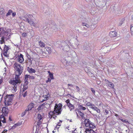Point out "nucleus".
Instances as JSON below:
<instances>
[{
    "instance_id": "f257e3e1",
    "label": "nucleus",
    "mask_w": 133,
    "mask_h": 133,
    "mask_svg": "<svg viewBox=\"0 0 133 133\" xmlns=\"http://www.w3.org/2000/svg\"><path fill=\"white\" fill-rule=\"evenodd\" d=\"M33 18L31 14H27L24 15V17H23L22 19L23 21L29 23L31 25L35 26L36 24L33 22Z\"/></svg>"
},
{
    "instance_id": "f03ea898",
    "label": "nucleus",
    "mask_w": 133,
    "mask_h": 133,
    "mask_svg": "<svg viewBox=\"0 0 133 133\" xmlns=\"http://www.w3.org/2000/svg\"><path fill=\"white\" fill-rule=\"evenodd\" d=\"M14 96V95L12 94H7L4 97V104L5 106L7 107L11 104L9 103L11 102L12 97Z\"/></svg>"
},
{
    "instance_id": "7ed1b4c3",
    "label": "nucleus",
    "mask_w": 133,
    "mask_h": 133,
    "mask_svg": "<svg viewBox=\"0 0 133 133\" xmlns=\"http://www.w3.org/2000/svg\"><path fill=\"white\" fill-rule=\"evenodd\" d=\"M56 105H57V104H55L54 111H51L49 112V115L52 116L54 114H57L56 115H58L61 114L62 110V108H57L56 107Z\"/></svg>"
},
{
    "instance_id": "20e7f679",
    "label": "nucleus",
    "mask_w": 133,
    "mask_h": 133,
    "mask_svg": "<svg viewBox=\"0 0 133 133\" xmlns=\"http://www.w3.org/2000/svg\"><path fill=\"white\" fill-rule=\"evenodd\" d=\"M56 105H57V104H55L54 111H51L49 112V115L52 116L54 114H57L56 115H58L61 114L62 110V108H57L56 107Z\"/></svg>"
},
{
    "instance_id": "39448f33",
    "label": "nucleus",
    "mask_w": 133,
    "mask_h": 133,
    "mask_svg": "<svg viewBox=\"0 0 133 133\" xmlns=\"http://www.w3.org/2000/svg\"><path fill=\"white\" fill-rule=\"evenodd\" d=\"M14 68L15 69L16 71H23V67L21 66V65L19 64H18L17 62H15L14 65Z\"/></svg>"
},
{
    "instance_id": "423d86ee",
    "label": "nucleus",
    "mask_w": 133,
    "mask_h": 133,
    "mask_svg": "<svg viewBox=\"0 0 133 133\" xmlns=\"http://www.w3.org/2000/svg\"><path fill=\"white\" fill-rule=\"evenodd\" d=\"M10 49V48L8 46H6L5 45H4L3 50L2 51V52H3V54L5 57H8L7 52Z\"/></svg>"
},
{
    "instance_id": "0eeeda50",
    "label": "nucleus",
    "mask_w": 133,
    "mask_h": 133,
    "mask_svg": "<svg viewBox=\"0 0 133 133\" xmlns=\"http://www.w3.org/2000/svg\"><path fill=\"white\" fill-rule=\"evenodd\" d=\"M35 78V77L33 76H31L30 75L26 74L24 75V81L25 82L29 83L28 81V78L30 79H34Z\"/></svg>"
},
{
    "instance_id": "6e6552de",
    "label": "nucleus",
    "mask_w": 133,
    "mask_h": 133,
    "mask_svg": "<svg viewBox=\"0 0 133 133\" xmlns=\"http://www.w3.org/2000/svg\"><path fill=\"white\" fill-rule=\"evenodd\" d=\"M9 110L8 108L3 107L1 111L3 114H4L5 116H7L8 114Z\"/></svg>"
},
{
    "instance_id": "1a4fd4ad",
    "label": "nucleus",
    "mask_w": 133,
    "mask_h": 133,
    "mask_svg": "<svg viewBox=\"0 0 133 133\" xmlns=\"http://www.w3.org/2000/svg\"><path fill=\"white\" fill-rule=\"evenodd\" d=\"M91 124V123L90 122H89V123H86L85 124V126L86 127H88L90 126V128H86V133H91V128L90 127V125Z\"/></svg>"
},
{
    "instance_id": "9d476101",
    "label": "nucleus",
    "mask_w": 133,
    "mask_h": 133,
    "mask_svg": "<svg viewBox=\"0 0 133 133\" xmlns=\"http://www.w3.org/2000/svg\"><path fill=\"white\" fill-rule=\"evenodd\" d=\"M4 29V27H2L0 28V37H2V35H4L5 33H8V32L5 31Z\"/></svg>"
},
{
    "instance_id": "9b49d317",
    "label": "nucleus",
    "mask_w": 133,
    "mask_h": 133,
    "mask_svg": "<svg viewBox=\"0 0 133 133\" xmlns=\"http://www.w3.org/2000/svg\"><path fill=\"white\" fill-rule=\"evenodd\" d=\"M18 62L20 63H22L24 61L23 55L21 54H20L19 56L17 58Z\"/></svg>"
},
{
    "instance_id": "f8f14e48",
    "label": "nucleus",
    "mask_w": 133,
    "mask_h": 133,
    "mask_svg": "<svg viewBox=\"0 0 133 133\" xmlns=\"http://www.w3.org/2000/svg\"><path fill=\"white\" fill-rule=\"evenodd\" d=\"M50 26H51V29L52 30V29L56 31L58 29L57 27V25L54 22L52 23L51 25H50Z\"/></svg>"
},
{
    "instance_id": "ddd939ff",
    "label": "nucleus",
    "mask_w": 133,
    "mask_h": 133,
    "mask_svg": "<svg viewBox=\"0 0 133 133\" xmlns=\"http://www.w3.org/2000/svg\"><path fill=\"white\" fill-rule=\"evenodd\" d=\"M98 18L96 16H93L92 17V22L93 23L92 24L95 25L97 23Z\"/></svg>"
},
{
    "instance_id": "4468645a",
    "label": "nucleus",
    "mask_w": 133,
    "mask_h": 133,
    "mask_svg": "<svg viewBox=\"0 0 133 133\" xmlns=\"http://www.w3.org/2000/svg\"><path fill=\"white\" fill-rule=\"evenodd\" d=\"M25 84L23 85V88H22V91L23 92L24 91L26 90L28 88V83L26 82H24Z\"/></svg>"
},
{
    "instance_id": "2eb2a0df",
    "label": "nucleus",
    "mask_w": 133,
    "mask_h": 133,
    "mask_svg": "<svg viewBox=\"0 0 133 133\" xmlns=\"http://www.w3.org/2000/svg\"><path fill=\"white\" fill-rule=\"evenodd\" d=\"M117 33L115 31H111L109 33V36L110 37L117 36Z\"/></svg>"
},
{
    "instance_id": "dca6fc26",
    "label": "nucleus",
    "mask_w": 133,
    "mask_h": 133,
    "mask_svg": "<svg viewBox=\"0 0 133 133\" xmlns=\"http://www.w3.org/2000/svg\"><path fill=\"white\" fill-rule=\"evenodd\" d=\"M21 124L22 123L20 122H18L17 123L15 124L9 129V130H11V129H15V128L17 126L20 125H21Z\"/></svg>"
},
{
    "instance_id": "f3484780",
    "label": "nucleus",
    "mask_w": 133,
    "mask_h": 133,
    "mask_svg": "<svg viewBox=\"0 0 133 133\" xmlns=\"http://www.w3.org/2000/svg\"><path fill=\"white\" fill-rule=\"evenodd\" d=\"M27 71L30 73H35L36 72V70L34 69L31 68H30L28 67L27 68Z\"/></svg>"
},
{
    "instance_id": "a211bd4d",
    "label": "nucleus",
    "mask_w": 133,
    "mask_h": 133,
    "mask_svg": "<svg viewBox=\"0 0 133 133\" xmlns=\"http://www.w3.org/2000/svg\"><path fill=\"white\" fill-rule=\"evenodd\" d=\"M35 104L33 103H30L28 106L27 108H28V110H31L34 107Z\"/></svg>"
},
{
    "instance_id": "6ab92c4d",
    "label": "nucleus",
    "mask_w": 133,
    "mask_h": 133,
    "mask_svg": "<svg viewBox=\"0 0 133 133\" xmlns=\"http://www.w3.org/2000/svg\"><path fill=\"white\" fill-rule=\"evenodd\" d=\"M92 109L96 111L98 113H99L100 112V110L97 108L96 107L94 104H92Z\"/></svg>"
},
{
    "instance_id": "aec40b11",
    "label": "nucleus",
    "mask_w": 133,
    "mask_h": 133,
    "mask_svg": "<svg viewBox=\"0 0 133 133\" xmlns=\"http://www.w3.org/2000/svg\"><path fill=\"white\" fill-rule=\"evenodd\" d=\"M69 42H70L68 40H66L62 42L61 43L62 48L65 46V45L66 46V45H68V43H69Z\"/></svg>"
},
{
    "instance_id": "412c9836",
    "label": "nucleus",
    "mask_w": 133,
    "mask_h": 133,
    "mask_svg": "<svg viewBox=\"0 0 133 133\" xmlns=\"http://www.w3.org/2000/svg\"><path fill=\"white\" fill-rule=\"evenodd\" d=\"M48 73L49 74V78L53 79H54V73L52 72H51L50 71H47Z\"/></svg>"
},
{
    "instance_id": "4be33fe9",
    "label": "nucleus",
    "mask_w": 133,
    "mask_h": 133,
    "mask_svg": "<svg viewBox=\"0 0 133 133\" xmlns=\"http://www.w3.org/2000/svg\"><path fill=\"white\" fill-rule=\"evenodd\" d=\"M62 48L63 50L64 51H68L69 50L70 47L69 45H67Z\"/></svg>"
},
{
    "instance_id": "5701e85b",
    "label": "nucleus",
    "mask_w": 133,
    "mask_h": 133,
    "mask_svg": "<svg viewBox=\"0 0 133 133\" xmlns=\"http://www.w3.org/2000/svg\"><path fill=\"white\" fill-rule=\"evenodd\" d=\"M9 83L11 84H12L14 86L16 85L17 84V82L15 81V80H11L10 82H9Z\"/></svg>"
},
{
    "instance_id": "b1692460",
    "label": "nucleus",
    "mask_w": 133,
    "mask_h": 133,
    "mask_svg": "<svg viewBox=\"0 0 133 133\" xmlns=\"http://www.w3.org/2000/svg\"><path fill=\"white\" fill-rule=\"evenodd\" d=\"M45 49L48 52L49 54H50L51 53V48L50 47H46L45 48Z\"/></svg>"
},
{
    "instance_id": "393cba45",
    "label": "nucleus",
    "mask_w": 133,
    "mask_h": 133,
    "mask_svg": "<svg viewBox=\"0 0 133 133\" xmlns=\"http://www.w3.org/2000/svg\"><path fill=\"white\" fill-rule=\"evenodd\" d=\"M109 86L110 87L113 89H114L113 91H115V89L114 88V85L113 83H112L111 82H110V83H109Z\"/></svg>"
},
{
    "instance_id": "a878e982",
    "label": "nucleus",
    "mask_w": 133,
    "mask_h": 133,
    "mask_svg": "<svg viewBox=\"0 0 133 133\" xmlns=\"http://www.w3.org/2000/svg\"><path fill=\"white\" fill-rule=\"evenodd\" d=\"M78 107L80 109H81L83 110H85L86 109L85 107H83V105H81L80 104H78Z\"/></svg>"
},
{
    "instance_id": "bb28decb",
    "label": "nucleus",
    "mask_w": 133,
    "mask_h": 133,
    "mask_svg": "<svg viewBox=\"0 0 133 133\" xmlns=\"http://www.w3.org/2000/svg\"><path fill=\"white\" fill-rule=\"evenodd\" d=\"M104 42L106 41V42H110L111 41V37L110 38L108 37H106L105 38H104Z\"/></svg>"
},
{
    "instance_id": "cd10ccee",
    "label": "nucleus",
    "mask_w": 133,
    "mask_h": 133,
    "mask_svg": "<svg viewBox=\"0 0 133 133\" xmlns=\"http://www.w3.org/2000/svg\"><path fill=\"white\" fill-rule=\"evenodd\" d=\"M39 44L40 46L42 47H45V45L44 43L43 42L40 41L39 42Z\"/></svg>"
},
{
    "instance_id": "c85d7f7f",
    "label": "nucleus",
    "mask_w": 133,
    "mask_h": 133,
    "mask_svg": "<svg viewBox=\"0 0 133 133\" xmlns=\"http://www.w3.org/2000/svg\"><path fill=\"white\" fill-rule=\"evenodd\" d=\"M17 72L18 73V74L17 75L16 74L15 76H16V77H17V78H19V77L20 75L23 72L21 71H17Z\"/></svg>"
},
{
    "instance_id": "c756f323",
    "label": "nucleus",
    "mask_w": 133,
    "mask_h": 133,
    "mask_svg": "<svg viewBox=\"0 0 133 133\" xmlns=\"http://www.w3.org/2000/svg\"><path fill=\"white\" fill-rule=\"evenodd\" d=\"M68 106L69 107V108H72V109L74 108V106L71 103H69L68 105Z\"/></svg>"
},
{
    "instance_id": "7c9ffc66",
    "label": "nucleus",
    "mask_w": 133,
    "mask_h": 133,
    "mask_svg": "<svg viewBox=\"0 0 133 133\" xmlns=\"http://www.w3.org/2000/svg\"><path fill=\"white\" fill-rule=\"evenodd\" d=\"M12 11L11 10H9L8 12L6 14V17H8L9 15H10L11 13H12Z\"/></svg>"
},
{
    "instance_id": "2f4dec72",
    "label": "nucleus",
    "mask_w": 133,
    "mask_h": 133,
    "mask_svg": "<svg viewBox=\"0 0 133 133\" xmlns=\"http://www.w3.org/2000/svg\"><path fill=\"white\" fill-rule=\"evenodd\" d=\"M44 107L43 106V105H41V104L38 107L37 109L39 111L40 110L42 109Z\"/></svg>"
},
{
    "instance_id": "473e14b6",
    "label": "nucleus",
    "mask_w": 133,
    "mask_h": 133,
    "mask_svg": "<svg viewBox=\"0 0 133 133\" xmlns=\"http://www.w3.org/2000/svg\"><path fill=\"white\" fill-rule=\"evenodd\" d=\"M130 33L132 35L133 34V25L132 24L130 25Z\"/></svg>"
},
{
    "instance_id": "72a5a7b5",
    "label": "nucleus",
    "mask_w": 133,
    "mask_h": 133,
    "mask_svg": "<svg viewBox=\"0 0 133 133\" xmlns=\"http://www.w3.org/2000/svg\"><path fill=\"white\" fill-rule=\"evenodd\" d=\"M4 8H0V14L2 15L3 14L4 12Z\"/></svg>"
},
{
    "instance_id": "f704fd0d",
    "label": "nucleus",
    "mask_w": 133,
    "mask_h": 133,
    "mask_svg": "<svg viewBox=\"0 0 133 133\" xmlns=\"http://www.w3.org/2000/svg\"><path fill=\"white\" fill-rule=\"evenodd\" d=\"M37 118L39 119V120H41L42 118V117L40 114H39L37 116Z\"/></svg>"
},
{
    "instance_id": "c9c22d12",
    "label": "nucleus",
    "mask_w": 133,
    "mask_h": 133,
    "mask_svg": "<svg viewBox=\"0 0 133 133\" xmlns=\"http://www.w3.org/2000/svg\"><path fill=\"white\" fill-rule=\"evenodd\" d=\"M125 19L124 18H122V19L121 21L119 22V26H121L122 24L123 23V22L124 21Z\"/></svg>"
},
{
    "instance_id": "e433bc0d",
    "label": "nucleus",
    "mask_w": 133,
    "mask_h": 133,
    "mask_svg": "<svg viewBox=\"0 0 133 133\" xmlns=\"http://www.w3.org/2000/svg\"><path fill=\"white\" fill-rule=\"evenodd\" d=\"M28 54V55L29 57L28 56V59L29 60V62L31 64H32V60H31V57H30V56L28 54Z\"/></svg>"
},
{
    "instance_id": "4c0bfd02",
    "label": "nucleus",
    "mask_w": 133,
    "mask_h": 133,
    "mask_svg": "<svg viewBox=\"0 0 133 133\" xmlns=\"http://www.w3.org/2000/svg\"><path fill=\"white\" fill-rule=\"evenodd\" d=\"M84 124L86 123H89V122H90V121H89V119H86L84 121Z\"/></svg>"
},
{
    "instance_id": "58836bf2",
    "label": "nucleus",
    "mask_w": 133,
    "mask_h": 133,
    "mask_svg": "<svg viewBox=\"0 0 133 133\" xmlns=\"http://www.w3.org/2000/svg\"><path fill=\"white\" fill-rule=\"evenodd\" d=\"M2 38H1V40L3 41V42H4L5 41V39L6 38V37H5L4 35L3 36L2 35Z\"/></svg>"
},
{
    "instance_id": "ea45409f",
    "label": "nucleus",
    "mask_w": 133,
    "mask_h": 133,
    "mask_svg": "<svg viewBox=\"0 0 133 133\" xmlns=\"http://www.w3.org/2000/svg\"><path fill=\"white\" fill-rule=\"evenodd\" d=\"M62 106V105L61 103H59L58 105H56V107H57V108H61V107Z\"/></svg>"
},
{
    "instance_id": "a19ab883",
    "label": "nucleus",
    "mask_w": 133,
    "mask_h": 133,
    "mask_svg": "<svg viewBox=\"0 0 133 133\" xmlns=\"http://www.w3.org/2000/svg\"><path fill=\"white\" fill-rule=\"evenodd\" d=\"M120 120L121 121L125 123H128V122L126 120H125L124 119H121Z\"/></svg>"
},
{
    "instance_id": "79ce46f5",
    "label": "nucleus",
    "mask_w": 133,
    "mask_h": 133,
    "mask_svg": "<svg viewBox=\"0 0 133 133\" xmlns=\"http://www.w3.org/2000/svg\"><path fill=\"white\" fill-rule=\"evenodd\" d=\"M27 91H26L23 94V96L24 97H25L26 96H27Z\"/></svg>"
},
{
    "instance_id": "37998d69",
    "label": "nucleus",
    "mask_w": 133,
    "mask_h": 133,
    "mask_svg": "<svg viewBox=\"0 0 133 133\" xmlns=\"http://www.w3.org/2000/svg\"><path fill=\"white\" fill-rule=\"evenodd\" d=\"M22 35V36L24 37H26L27 35V33L26 32H24L23 33Z\"/></svg>"
},
{
    "instance_id": "c03bdc74",
    "label": "nucleus",
    "mask_w": 133,
    "mask_h": 133,
    "mask_svg": "<svg viewBox=\"0 0 133 133\" xmlns=\"http://www.w3.org/2000/svg\"><path fill=\"white\" fill-rule=\"evenodd\" d=\"M41 122H42L41 120H39L37 123V125L38 126H40L41 123Z\"/></svg>"
},
{
    "instance_id": "a18cd8bd",
    "label": "nucleus",
    "mask_w": 133,
    "mask_h": 133,
    "mask_svg": "<svg viewBox=\"0 0 133 133\" xmlns=\"http://www.w3.org/2000/svg\"><path fill=\"white\" fill-rule=\"evenodd\" d=\"M78 113L79 114L80 116H81L84 115V114L81 111H79Z\"/></svg>"
},
{
    "instance_id": "49530a36",
    "label": "nucleus",
    "mask_w": 133,
    "mask_h": 133,
    "mask_svg": "<svg viewBox=\"0 0 133 133\" xmlns=\"http://www.w3.org/2000/svg\"><path fill=\"white\" fill-rule=\"evenodd\" d=\"M87 32H84L82 33V34L84 37H85L87 36Z\"/></svg>"
},
{
    "instance_id": "de8ad7c7",
    "label": "nucleus",
    "mask_w": 133,
    "mask_h": 133,
    "mask_svg": "<svg viewBox=\"0 0 133 133\" xmlns=\"http://www.w3.org/2000/svg\"><path fill=\"white\" fill-rule=\"evenodd\" d=\"M52 79H51L50 78H48V79L46 81V83H48V82H51V80Z\"/></svg>"
},
{
    "instance_id": "09e8293b",
    "label": "nucleus",
    "mask_w": 133,
    "mask_h": 133,
    "mask_svg": "<svg viewBox=\"0 0 133 133\" xmlns=\"http://www.w3.org/2000/svg\"><path fill=\"white\" fill-rule=\"evenodd\" d=\"M65 102L67 104V105H68V104L69 103H70V100L69 99L66 100L65 101Z\"/></svg>"
},
{
    "instance_id": "8fccbe9b",
    "label": "nucleus",
    "mask_w": 133,
    "mask_h": 133,
    "mask_svg": "<svg viewBox=\"0 0 133 133\" xmlns=\"http://www.w3.org/2000/svg\"><path fill=\"white\" fill-rule=\"evenodd\" d=\"M123 52L125 54H128L129 52V51L127 50H125L124 51H123Z\"/></svg>"
},
{
    "instance_id": "3c124183",
    "label": "nucleus",
    "mask_w": 133,
    "mask_h": 133,
    "mask_svg": "<svg viewBox=\"0 0 133 133\" xmlns=\"http://www.w3.org/2000/svg\"><path fill=\"white\" fill-rule=\"evenodd\" d=\"M8 130L6 129H4L2 132L1 133H6L7 132Z\"/></svg>"
},
{
    "instance_id": "603ef678",
    "label": "nucleus",
    "mask_w": 133,
    "mask_h": 133,
    "mask_svg": "<svg viewBox=\"0 0 133 133\" xmlns=\"http://www.w3.org/2000/svg\"><path fill=\"white\" fill-rule=\"evenodd\" d=\"M12 16L13 17H15L16 15V13L15 12H12Z\"/></svg>"
},
{
    "instance_id": "864d4df0",
    "label": "nucleus",
    "mask_w": 133,
    "mask_h": 133,
    "mask_svg": "<svg viewBox=\"0 0 133 133\" xmlns=\"http://www.w3.org/2000/svg\"><path fill=\"white\" fill-rule=\"evenodd\" d=\"M59 122H58L57 123V125H58V126H61V124H59L60 123H62V121L61 120H59Z\"/></svg>"
},
{
    "instance_id": "5fc2aeb1",
    "label": "nucleus",
    "mask_w": 133,
    "mask_h": 133,
    "mask_svg": "<svg viewBox=\"0 0 133 133\" xmlns=\"http://www.w3.org/2000/svg\"><path fill=\"white\" fill-rule=\"evenodd\" d=\"M19 54H16L15 55V57H16V58H18L19 57Z\"/></svg>"
},
{
    "instance_id": "6e6d98bb",
    "label": "nucleus",
    "mask_w": 133,
    "mask_h": 133,
    "mask_svg": "<svg viewBox=\"0 0 133 133\" xmlns=\"http://www.w3.org/2000/svg\"><path fill=\"white\" fill-rule=\"evenodd\" d=\"M67 96H68V97H69V96H70L71 97L74 98V97L72 95H70V94H68L67 95Z\"/></svg>"
},
{
    "instance_id": "4d7b16f0",
    "label": "nucleus",
    "mask_w": 133,
    "mask_h": 133,
    "mask_svg": "<svg viewBox=\"0 0 133 133\" xmlns=\"http://www.w3.org/2000/svg\"><path fill=\"white\" fill-rule=\"evenodd\" d=\"M4 116H5L3 114H2L0 116V118L2 119L4 117Z\"/></svg>"
},
{
    "instance_id": "13d9d810",
    "label": "nucleus",
    "mask_w": 133,
    "mask_h": 133,
    "mask_svg": "<svg viewBox=\"0 0 133 133\" xmlns=\"http://www.w3.org/2000/svg\"><path fill=\"white\" fill-rule=\"evenodd\" d=\"M92 92L93 93L94 95L95 96V91L94 90L93 88H92Z\"/></svg>"
},
{
    "instance_id": "bf43d9fd",
    "label": "nucleus",
    "mask_w": 133,
    "mask_h": 133,
    "mask_svg": "<svg viewBox=\"0 0 133 133\" xmlns=\"http://www.w3.org/2000/svg\"><path fill=\"white\" fill-rule=\"evenodd\" d=\"M26 112H25V111L23 112L22 113V116H24L26 114Z\"/></svg>"
},
{
    "instance_id": "052dcab7",
    "label": "nucleus",
    "mask_w": 133,
    "mask_h": 133,
    "mask_svg": "<svg viewBox=\"0 0 133 133\" xmlns=\"http://www.w3.org/2000/svg\"><path fill=\"white\" fill-rule=\"evenodd\" d=\"M92 77H93L92 79L94 80H96V77H95L94 75L92 76Z\"/></svg>"
},
{
    "instance_id": "680f3d73",
    "label": "nucleus",
    "mask_w": 133,
    "mask_h": 133,
    "mask_svg": "<svg viewBox=\"0 0 133 133\" xmlns=\"http://www.w3.org/2000/svg\"><path fill=\"white\" fill-rule=\"evenodd\" d=\"M3 81V80L2 78L0 79V85H1Z\"/></svg>"
},
{
    "instance_id": "e2e57ef3",
    "label": "nucleus",
    "mask_w": 133,
    "mask_h": 133,
    "mask_svg": "<svg viewBox=\"0 0 133 133\" xmlns=\"http://www.w3.org/2000/svg\"><path fill=\"white\" fill-rule=\"evenodd\" d=\"M105 112L106 113V114L107 115L109 113L108 111L107 110H105Z\"/></svg>"
},
{
    "instance_id": "0e129e2a",
    "label": "nucleus",
    "mask_w": 133,
    "mask_h": 133,
    "mask_svg": "<svg viewBox=\"0 0 133 133\" xmlns=\"http://www.w3.org/2000/svg\"><path fill=\"white\" fill-rule=\"evenodd\" d=\"M9 120L10 121H12V119L11 118V116H9Z\"/></svg>"
},
{
    "instance_id": "69168bd1",
    "label": "nucleus",
    "mask_w": 133,
    "mask_h": 133,
    "mask_svg": "<svg viewBox=\"0 0 133 133\" xmlns=\"http://www.w3.org/2000/svg\"><path fill=\"white\" fill-rule=\"evenodd\" d=\"M75 111H77L78 112L79 111H79V109L78 108H77L75 110Z\"/></svg>"
},
{
    "instance_id": "338daca9",
    "label": "nucleus",
    "mask_w": 133,
    "mask_h": 133,
    "mask_svg": "<svg viewBox=\"0 0 133 133\" xmlns=\"http://www.w3.org/2000/svg\"><path fill=\"white\" fill-rule=\"evenodd\" d=\"M1 121L3 123H6V120H2Z\"/></svg>"
},
{
    "instance_id": "774afa93",
    "label": "nucleus",
    "mask_w": 133,
    "mask_h": 133,
    "mask_svg": "<svg viewBox=\"0 0 133 133\" xmlns=\"http://www.w3.org/2000/svg\"><path fill=\"white\" fill-rule=\"evenodd\" d=\"M86 23H82V25L83 26H85L86 25Z\"/></svg>"
}]
</instances>
